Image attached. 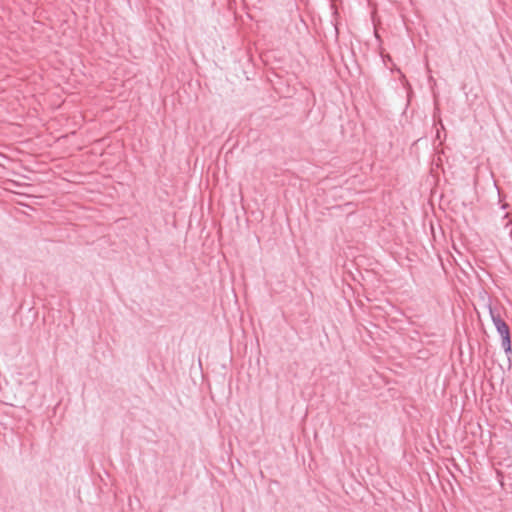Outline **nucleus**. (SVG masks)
<instances>
[{
	"label": "nucleus",
	"instance_id": "f257e3e1",
	"mask_svg": "<svg viewBox=\"0 0 512 512\" xmlns=\"http://www.w3.org/2000/svg\"><path fill=\"white\" fill-rule=\"evenodd\" d=\"M490 315L491 319L493 321V324L501 336V346L506 354H509L512 352V346H511V336H510V328L506 324V322L501 318L500 314L496 311H494L490 307Z\"/></svg>",
	"mask_w": 512,
	"mask_h": 512
}]
</instances>
